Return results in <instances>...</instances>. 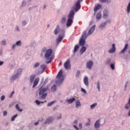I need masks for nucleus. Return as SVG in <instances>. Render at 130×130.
Here are the masks:
<instances>
[{"mask_svg":"<svg viewBox=\"0 0 130 130\" xmlns=\"http://www.w3.org/2000/svg\"><path fill=\"white\" fill-rule=\"evenodd\" d=\"M48 90V86H46V87H43V86H41L39 88V99L40 100H44L47 96V91Z\"/></svg>","mask_w":130,"mask_h":130,"instance_id":"nucleus-1","label":"nucleus"},{"mask_svg":"<svg viewBox=\"0 0 130 130\" xmlns=\"http://www.w3.org/2000/svg\"><path fill=\"white\" fill-rule=\"evenodd\" d=\"M51 54H52V50L51 49H49L46 50L45 54L46 63H50V62L54 59V55L51 56Z\"/></svg>","mask_w":130,"mask_h":130,"instance_id":"nucleus-2","label":"nucleus"},{"mask_svg":"<svg viewBox=\"0 0 130 130\" xmlns=\"http://www.w3.org/2000/svg\"><path fill=\"white\" fill-rule=\"evenodd\" d=\"M75 16V11L74 10L70 11L68 15V19L67 23V27H71L74 20V17Z\"/></svg>","mask_w":130,"mask_h":130,"instance_id":"nucleus-3","label":"nucleus"},{"mask_svg":"<svg viewBox=\"0 0 130 130\" xmlns=\"http://www.w3.org/2000/svg\"><path fill=\"white\" fill-rule=\"evenodd\" d=\"M21 74H22V69L19 68L17 70V71L14 72V74L11 76V80H12V81L17 80V79L21 76Z\"/></svg>","mask_w":130,"mask_h":130,"instance_id":"nucleus-4","label":"nucleus"},{"mask_svg":"<svg viewBox=\"0 0 130 130\" xmlns=\"http://www.w3.org/2000/svg\"><path fill=\"white\" fill-rule=\"evenodd\" d=\"M93 66H94V62L89 60L86 62V69H88V70H92V68H93Z\"/></svg>","mask_w":130,"mask_h":130,"instance_id":"nucleus-5","label":"nucleus"},{"mask_svg":"<svg viewBox=\"0 0 130 130\" xmlns=\"http://www.w3.org/2000/svg\"><path fill=\"white\" fill-rule=\"evenodd\" d=\"M82 2H83V0H78L75 3V8L74 10L76 11V12H78V11L81 9V3H82Z\"/></svg>","mask_w":130,"mask_h":130,"instance_id":"nucleus-6","label":"nucleus"},{"mask_svg":"<svg viewBox=\"0 0 130 130\" xmlns=\"http://www.w3.org/2000/svg\"><path fill=\"white\" fill-rule=\"evenodd\" d=\"M71 62L69 59H68L64 63V68H65V70L70 71V70H71Z\"/></svg>","mask_w":130,"mask_h":130,"instance_id":"nucleus-7","label":"nucleus"},{"mask_svg":"<svg viewBox=\"0 0 130 130\" xmlns=\"http://www.w3.org/2000/svg\"><path fill=\"white\" fill-rule=\"evenodd\" d=\"M60 31V27L59 26V25L57 24L56 26V28L54 30V35H57V34L59 33Z\"/></svg>","mask_w":130,"mask_h":130,"instance_id":"nucleus-8","label":"nucleus"},{"mask_svg":"<svg viewBox=\"0 0 130 130\" xmlns=\"http://www.w3.org/2000/svg\"><path fill=\"white\" fill-rule=\"evenodd\" d=\"M48 81H49L48 78H47L44 81V78L43 77L42 78V79L41 80V85H42V84H43V85L42 86H45V85H46V84H47V83L48 82Z\"/></svg>","mask_w":130,"mask_h":130,"instance_id":"nucleus-9","label":"nucleus"},{"mask_svg":"<svg viewBox=\"0 0 130 130\" xmlns=\"http://www.w3.org/2000/svg\"><path fill=\"white\" fill-rule=\"evenodd\" d=\"M89 35H88V34H87V31H84L82 34L81 38L82 39L86 40Z\"/></svg>","mask_w":130,"mask_h":130,"instance_id":"nucleus-10","label":"nucleus"},{"mask_svg":"<svg viewBox=\"0 0 130 130\" xmlns=\"http://www.w3.org/2000/svg\"><path fill=\"white\" fill-rule=\"evenodd\" d=\"M128 47V44H125L124 47L123 49L120 52V53L121 54H124L125 51L127 50V48Z\"/></svg>","mask_w":130,"mask_h":130,"instance_id":"nucleus-11","label":"nucleus"},{"mask_svg":"<svg viewBox=\"0 0 130 130\" xmlns=\"http://www.w3.org/2000/svg\"><path fill=\"white\" fill-rule=\"evenodd\" d=\"M83 82L85 86H86V87L89 86V79L88 78V77L87 76L84 77V78L83 79Z\"/></svg>","mask_w":130,"mask_h":130,"instance_id":"nucleus-12","label":"nucleus"},{"mask_svg":"<svg viewBox=\"0 0 130 130\" xmlns=\"http://www.w3.org/2000/svg\"><path fill=\"white\" fill-rule=\"evenodd\" d=\"M109 16V14L108 13V11L107 10H105L103 11V19H106V18H108V16Z\"/></svg>","mask_w":130,"mask_h":130,"instance_id":"nucleus-13","label":"nucleus"},{"mask_svg":"<svg viewBox=\"0 0 130 130\" xmlns=\"http://www.w3.org/2000/svg\"><path fill=\"white\" fill-rule=\"evenodd\" d=\"M95 28H96V25H93L91 27H90V29L88 31V35H91L94 30H95Z\"/></svg>","mask_w":130,"mask_h":130,"instance_id":"nucleus-14","label":"nucleus"},{"mask_svg":"<svg viewBox=\"0 0 130 130\" xmlns=\"http://www.w3.org/2000/svg\"><path fill=\"white\" fill-rule=\"evenodd\" d=\"M85 44H86V40L80 38V40L79 41V45L80 46H84Z\"/></svg>","mask_w":130,"mask_h":130,"instance_id":"nucleus-15","label":"nucleus"},{"mask_svg":"<svg viewBox=\"0 0 130 130\" xmlns=\"http://www.w3.org/2000/svg\"><path fill=\"white\" fill-rule=\"evenodd\" d=\"M62 74V70H60L56 76L57 79H61V78H63Z\"/></svg>","mask_w":130,"mask_h":130,"instance_id":"nucleus-16","label":"nucleus"},{"mask_svg":"<svg viewBox=\"0 0 130 130\" xmlns=\"http://www.w3.org/2000/svg\"><path fill=\"white\" fill-rule=\"evenodd\" d=\"M58 79H59L56 81V84L58 86H60V85H61V83H62V82L63 81L64 79L62 77L61 78H58Z\"/></svg>","mask_w":130,"mask_h":130,"instance_id":"nucleus-17","label":"nucleus"},{"mask_svg":"<svg viewBox=\"0 0 130 130\" xmlns=\"http://www.w3.org/2000/svg\"><path fill=\"white\" fill-rule=\"evenodd\" d=\"M94 127L96 129L100 127V120L96 121V122L94 123Z\"/></svg>","mask_w":130,"mask_h":130,"instance_id":"nucleus-18","label":"nucleus"},{"mask_svg":"<svg viewBox=\"0 0 130 130\" xmlns=\"http://www.w3.org/2000/svg\"><path fill=\"white\" fill-rule=\"evenodd\" d=\"M51 122H52V118L49 117L45 121V124H49L51 123Z\"/></svg>","mask_w":130,"mask_h":130,"instance_id":"nucleus-19","label":"nucleus"},{"mask_svg":"<svg viewBox=\"0 0 130 130\" xmlns=\"http://www.w3.org/2000/svg\"><path fill=\"white\" fill-rule=\"evenodd\" d=\"M108 21H106L104 22H103L101 23V24L100 25V29H104V28H106V25H107V22Z\"/></svg>","mask_w":130,"mask_h":130,"instance_id":"nucleus-20","label":"nucleus"},{"mask_svg":"<svg viewBox=\"0 0 130 130\" xmlns=\"http://www.w3.org/2000/svg\"><path fill=\"white\" fill-rule=\"evenodd\" d=\"M75 100H76V98H72L71 99L67 100V102H68L69 104H72L73 102H75Z\"/></svg>","mask_w":130,"mask_h":130,"instance_id":"nucleus-21","label":"nucleus"},{"mask_svg":"<svg viewBox=\"0 0 130 130\" xmlns=\"http://www.w3.org/2000/svg\"><path fill=\"white\" fill-rule=\"evenodd\" d=\"M39 78H37L35 79V81L34 82L32 88H34L36 86H37V85H38V83H39Z\"/></svg>","mask_w":130,"mask_h":130,"instance_id":"nucleus-22","label":"nucleus"},{"mask_svg":"<svg viewBox=\"0 0 130 130\" xmlns=\"http://www.w3.org/2000/svg\"><path fill=\"white\" fill-rule=\"evenodd\" d=\"M35 78H36V75H35V74L31 75L30 76V80H29L30 83L32 84V83H33V82L34 81Z\"/></svg>","mask_w":130,"mask_h":130,"instance_id":"nucleus-23","label":"nucleus"},{"mask_svg":"<svg viewBox=\"0 0 130 130\" xmlns=\"http://www.w3.org/2000/svg\"><path fill=\"white\" fill-rule=\"evenodd\" d=\"M102 8V6L100 4H98L97 6L95 7L93 9L94 12H97L98 10H100Z\"/></svg>","mask_w":130,"mask_h":130,"instance_id":"nucleus-24","label":"nucleus"},{"mask_svg":"<svg viewBox=\"0 0 130 130\" xmlns=\"http://www.w3.org/2000/svg\"><path fill=\"white\" fill-rule=\"evenodd\" d=\"M125 109L128 110L130 109V100H128L127 103L124 106Z\"/></svg>","mask_w":130,"mask_h":130,"instance_id":"nucleus-25","label":"nucleus"},{"mask_svg":"<svg viewBox=\"0 0 130 130\" xmlns=\"http://www.w3.org/2000/svg\"><path fill=\"white\" fill-rule=\"evenodd\" d=\"M86 49H87V48H86L85 46H82V47L80 49V54H83V53H84V52L86 51Z\"/></svg>","mask_w":130,"mask_h":130,"instance_id":"nucleus-26","label":"nucleus"},{"mask_svg":"<svg viewBox=\"0 0 130 130\" xmlns=\"http://www.w3.org/2000/svg\"><path fill=\"white\" fill-rule=\"evenodd\" d=\"M80 106H81V102L80 101L77 100L76 101V108H79Z\"/></svg>","mask_w":130,"mask_h":130,"instance_id":"nucleus-27","label":"nucleus"},{"mask_svg":"<svg viewBox=\"0 0 130 130\" xmlns=\"http://www.w3.org/2000/svg\"><path fill=\"white\" fill-rule=\"evenodd\" d=\"M62 39H63V37H62V36H61L60 35H59V37L57 38V40H56L57 43H59V42H60V41H61Z\"/></svg>","mask_w":130,"mask_h":130,"instance_id":"nucleus-28","label":"nucleus"},{"mask_svg":"<svg viewBox=\"0 0 130 130\" xmlns=\"http://www.w3.org/2000/svg\"><path fill=\"white\" fill-rule=\"evenodd\" d=\"M101 12H99L97 13L96 16V20H100L101 19Z\"/></svg>","mask_w":130,"mask_h":130,"instance_id":"nucleus-29","label":"nucleus"},{"mask_svg":"<svg viewBox=\"0 0 130 130\" xmlns=\"http://www.w3.org/2000/svg\"><path fill=\"white\" fill-rule=\"evenodd\" d=\"M26 4H27V2H26V1H23L22 3L21 6L20 7V8L23 9L24 7H26Z\"/></svg>","mask_w":130,"mask_h":130,"instance_id":"nucleus-30","label":"nucleus"},{"mask_svg":"<svg viewBox=\"0 0 130 130\" xmlns=\"http://www.w3.org/2000/svg\"><path fill=\"white\" fill-rule=\"evenodd\" d=\"M40 68L42 70H43L42 73H43L45 70L46 69V68H47V67L45 64H42L41 65Z\"/></svg>","mask_w":130,"mask_h":130,"instance_id":"nucleus-31","label":"nucleus"},{"mask_svg":"<svg viewBox=\"0 0 130 130\" xmlns=\"http://www.w3.org/2000/svg\"><path fill=\"white\" fill-rule=\"evenodd\" d=\"M110 67L111 68V69L113 70L114 71V70L115 69V63H112L110 64Z\"/></svg>","mask_w":130,"mask_h":130,"instance_id":"nucleus-32","label":"nucleus"},{"mask_svg":"<svg viewBox=\"0 0 130 130\" xmlns=\"http://www.w3.org/2000/svg\"><path fill=\"white\" fill-rule=\"evenodd\" d=\"M15 108L17 109V110L19 111V112H22V111H23V109H20V107H19V104L16 105Z\"/></svg>","mask_w":130,"mask_h":130,"instance_id":"nucleus-33","label":"nucleus"},{"mask_svg":"<svg viewBox=\"0 0 130 130\" xmlns=\"http://www.w3.org/2000/svg\"><path fill=\"white\" fill-rule=\"evenodd\" d=\"M64 30H60V31L59 32V35H60V36H62V37H64Z\"/></svg>","mask_w":130,"mask_h":130,"instance_id":"nucleus-34","label":"nucleus"},{"mask_svg":"<svg viewBox=\"0 0 130 130\" xmlns=\"http://www.w3.org/2000/svg\"><path fill=\"white\" fill-rule=\"evenodd\" d=\"M78 49H79V45H77L74 47V49L73 50V53H76L78 51Z\"/></svg>","mask_w":130,"mask_h":130,"instance_id":"nucleus-35","label":"nucleus"},{"mask_svg":"<svg viewBox=\"0 0 130 130\" xmlns=\"http://www.w3.org/2000/svg\"><path fill=\"white\" fill-rule=\"evenodd\" d=\"M111 63V59L110 58H107L106 61V64L107 66H110V63Z\"/></svg>","mask_w":130,"mask_h":130,"instance_id":"nucleus-36","label":"nucleus"},{"mask_svg":"<svg viewBox=\"0 0 130 130\" xmlns=\"http://www.w3.org/2000/svg\"><path fill=\"white\" fill-rule=\"evenodd\" d=\"M16 45H17V46H19V47H20V46H22V41L21 40L18 41L16 43Z\"/></svg>","mask_w":130,"mask_h":130,"instance_id":"nucleus-37","label":"nucleus"},{"mask_svg":"<svg viewBox=\"0 0 130 130\" xmlns=\"http://www.w3.org/2000/svg\"><path fill=\"white\" fill-rule=\"evenodd\" d=\"M51 90L52 92H55L56 91V86L55 85V84L51 87Z\"/></svg>","mask_w":130,"mask_h":130,"instance_id":"nucleus-38","label":"nucleus"},{"mask_svg":"<svg viewBox=\"0 0 130 130\" xmlns=\"http://www.w3.org/2000/svg\"><path fill=\"white\" fill-rule=\"evenodd\" d=\"M55 102H56V101H53L52 102L49 103L47 105L48 107H50V106H52V105H53V104H54Z\"/></svg>","mask_w":130,"mask_h":130,"instance_id":"nucleus-39","label":"nucleus"},{"mask_svg":"<svg viewBox=\"0 0 130 130\" xmlns=\"http://www.w3.org/2000/svg\"><path fill=\"white\" fill-rule=\"evenodd\" d=\"M97 106V103H95L90 106V109H94Z\"/></svg>","mask_w":130,"mask_h":130,"instance_id":"nucleus-40","label":"nucleus"},{"mask_svg":"<svg viewBox=\"0 0 130 130\" xmlns=\"http://www.w3.org/2000/svg\"><path fill=\"white\" fill-rule=\"evenodd\" d=\"M66 16L63 17L61 19V24H64V23H66Z\"/></svg>","mask_w":130,"mask_h":130,"instance_id":"nucleus-41","label":"nucleus"},{"mask_svg":"<svg viewBox=\"0 0 130 130\" xmlns=\"http://www.w3.org/2000/svg\"><path fill=\"white\" fill-rule=\"evenodd\" d=\"M116 51V49L111 48L109 51V53H114V52Z\"/></svg>","mask_w":130,"mask_h":130,"instance_id":"nucleus-42","label":"nucleus"},{"mask_svg":"<svg viewBox=\"0 0 130 130\" xmlns=\"http://www.w3.org/2000/svg\"><path fill=\"white\" fill-rule=\"evenodd\" d=\"M18 116V114H15L11 118V121H14L16 119V117Z\"/></svg>","mask_w":130,"mask_h":130,"instance_id":"nucleus-43","label":"nucleus"},{"mask_svg":"<svg viewBox=\"0 0 130 130\" xmlns=\"http://www.w3.org/2000/svg\"><path fill=\"white\" fill-rule=\"evenodd\" d=\"M127 13L129 14L130 13V3H128V6H127Z\"/></svg>","mask_w":130,"mask_h":130,"instance_id":"nucleus-44","label":"nucleus"},{"mask_svg":"<svg viewBox=\"0 0 130 130\" xmlns=\"http://www.w3.org/2000/svg\"><path fill=\"white\" fill-rule=\"evenodd\" d=\"M39 66H40V63L39 62H37L35 63L33 68H34V69H35V68H38Z\"/></svg>","mask_w":130,"mask_h":130,"instance_id":"nucleus-45","label":"nucleus"},{"mask_svg":"<svg viewBox=\"0 0 130 130\" xmlns=\"http://www.w3.org/2000/svg\"><path fill=\"white\" fill-rule=\"evenodd\" d=\"M22 25L23 26H26V25H27V21L26 20H23L22 21Z\"/></svg>","mask_w":130,"mask_h":130,"instance_id":"nucleus-46","label":"nucleus"},{"mask_svg":"<svg viewBox=\"0 0 130 130\" xmlns=\"http://www.w3.org/2000/svg\"><path fill=\"white\" fill-rule=\"evenodd\" d=\"M15 31L16 32H20V28L18 25H16L15 27Z\"/></svg>","mask_w":130,"mask_h":130,"instance_id":"nucleus-47","label":"nucleus"},{"mask_svg":"<svg viewBox=\"0 0 130 130\" xmlns=\"http://www.w3.org/2000/svg\"><path fill=\"white\" fill-rule=\"evenodd\" d=\"M81 92L84 93V94H87V90H86V89H84L83 88H81Z\"/></svg>","mask_w":130,"mask_h":130,"instance_id":"nucleus-48","label":"nucleus"},{"mask_svg":"<svg viewBox=\"0 0 130 130\" xmlns=\"http://www.w3.org/2000/svg\"><path fill=\"white\" fill-rule=\"evenodd\" d=\"M97 88L99 90V91L100 92V82H98Z\"/></svg>","mask_w":130,"mask_h":130,"instance_id":"nucleus-49","label":"nucleus"},{"mask_svg":"<svg viewBox=\"0 0 130 130\" xmlns=\"http://www.w3.org/2000/svg\"><path fill=\"white\" fill-rule=\"evenodd\" d=\"M1 43H2V45H7V42L6 41V40H3V41H1Z\"/></svg>","mask_w":130,"mask_h":130,"instance_id":"nucleus-50","label":"nucleus"},{"mask_svg":"<svg viewBox=\"0 0 130 130\" xmlns=\"http://www.w3.org/2000/svg\"><path fill=\"white\" fill-rule=\"evenodd\" d=\"M79 127L80 129H83V124L82 123H79Z\"/></svg>","mask_w":130,"mask_h":130,"instance_id":"nucleus-51","label":"nucleus"},{"mask_svg":"<svg viewBox=\"0 0 130 130\" xmlns=\"http://www.w3.org/2000/svg\"><path fill=\"white\" fill-rule=\"evenodd\" d=\"M5 99H6V96H5V95H2L1 98V100L2 101H4V100H5Z\"/></svg>","mask_w":130,"mask_h":130,"instance_id":"nucleus-52","label":"nucleus"},{"mask_svg":"<svg viewBox=\"0 0 130 130\" xmlns=\"http://www.w3.org/2000/svg\"><path fill=\"white\" fill-rule=\"evenodd\" d=\"M7 114H8V112L7 111H4L3 112V115L4 116H7Z\"/></svg>","mask_w":130,"mask_h":130,"instance_id":"nucleus-53","label":"nucleus"},{"mask_svg":"<svg viewBox=\"0 0 130 130\" xmlns=\"http://www.w3.org/2000/svg\"><path fill=\"white\" fill-rule=\"evenodd\" d=\"M16 46H17V45H16V44H13L12 46V49L14 50L15 48H16Z\"/></svg>","mask_w":130,"mask_h":130,"instance_id":"nucleus-54","label":"nucleus"},{"mask_svg":"<svg viewBox=\"0 0 130 130\" xmlns=\"http://www.w3.org/2000/svg\"><path fill=\"white\" fill-rule=\"evenodd\" d=\"M35 102L37 105H40V101L37 100L35 101Z\"/></svg>","mask_w":130,"mask_h":130,"instance_id":"nucleus-55","label":"nucleus"},{"mask_svg":"<svg viewBox=\"0 0 130 130\" xmlns=\"http://www.w3.org/2000/svg\"><path fill=\"white\" fill-rule=\"evenodd\" d=\"M46 47H44L43 49H42V52H45V51H46Z\"/></svg>","mask_w":130,"mask_h":130,"instance_id":"nucleus-56","label":"nucleus"},{"mask_svg":"<svg viewBox=\"0 0 130 130\" xmlns=\"http://www.w3.org/2000/svg\"><path fill=\"white\" fill-rule=\"evenodd\" d=\"M15 94V91H13L10 95V98H12L13 97V94Z\"/></svg>","mask_w":130,"mask_h":130,"instance_id":"nucleus-57","label":"nucleus"},{"mask_svg":"<svg viewBox=\"0 0 130 130\" xmlns=\"http://www.w3.org/2000/svg\"><path fill=\"white\" fill-rule=\"evenodd\" d=\"M76 76L77 77H79V76H80V71H77Z\"/></svg>","mask_w":130,"mask_h":130,"instance_id":"nucleus-58","label":"nucleus"},{"mask_svg":"<svg viewBox=\"0 0 130 130\" xmlns=\"http://www.w3.org/2000/svg\"><path fill=\"white\" fill-rule=\"evenodd\" d=\"M73 127H74V128H75V129L79 130V127H78V126H77V125H74Z\"/></svg>","mask_w":130,"mask_h":130,"instance_id":"nucleus-59","label":"nucleus"},{"mask_svg":"<svg viewBox=\"0 0 130 130\" xmlns=\"http://www.w3.org/2000/svg\"><path fill=\"white\" fill-rule=\"evenodd\" d=\"M107 0H99L100 3H106Z\"/></svg>","mask_w":130,"mask_h":130,"instance_id":"nucleus-60","label":"nucleus"},{"mask_svg":"<svg viewBox=\"0 0 130 130\" xmlns=\"http://www.w3.org/2000/svg\"><path fill=\"white\" fill-rule=\"evenodd\" d=\"M74 124H75V125H76V124H78V120H75L74 122H73Z\"/></svg>","mask_w":130,"mask_h":130,"instance_id":"nucleus-61","label":"nucleus"},{"mask_svg":"<svg viewBox=\"0 0 130 130\" xmlns=\"http://www.w3.org/2000/svg\"><path fill=\"white\" fill-rule=\"evenodd\" d=\"M90 125V122H87L85 124V126H89Z\"/></svg>","mask_w":130,"mask_h":130,"instance_id":"nucleus-62","label":"nucleus"},{"mask_svg":"<svg viewBox=\"0 0 130 130\" xmlns=\"http://www.w3.org/2000/svg\"><path fill=\"white\" fill-rule=\"evenodd\" d=\"M112 48H113L114 49H116V48H115V44H113L112 45Z\"/></svg>","mask_w":130,"mask_h":130,"instance_id":"nucleus-63","label":"nucleus"},{"mask_svg":"<svg viewBox=\"0 0 130 130\" xmlns=\"http://www.w3.org/2000/svg\"><path fill=\"white\" fill-rule=\"evenodd\" d=\"M128 84V81H126L125 84V88H126L127 87Z\"/></svg>","mask_w":130,"mask_h":130,"instance_id":"nucleus-64","label":"nucleus"}]
</instances>
